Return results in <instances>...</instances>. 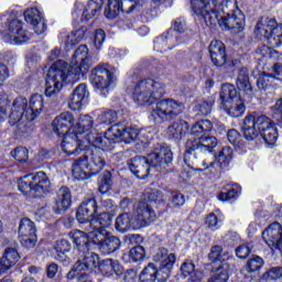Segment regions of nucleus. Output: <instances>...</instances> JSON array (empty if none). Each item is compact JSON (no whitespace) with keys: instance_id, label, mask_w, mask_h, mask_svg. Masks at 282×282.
<instances>
[{"instance_id":"nucleus-33","label":"nucleus","mask_w":282,"mask_h":282,"mask_svg":"<svg viewBox=\"0 0 282 282\" xmlns=\"http://www.w3.org/2000/svg\"><path fill=\"white\" fill-rule=\"evenodd\" d=\"M69 206H72V192L67 187H61L57 192L55 213L62 215L69 210Z\"/></svg>"},{"instance_id":"nucleus-49","label":"nucleus","mask_w":282,"mask_h":282,"mask_svg":"<svg viewBox=\"0 0 282 282\" xmlns=\"http://www.w3.org/2000/svg\"><path fill=\"white\" fill-rule=\"evenodd\" d=\"M228 257V253H224V248L221 246H213L210 249V252L208 254V259L213 261L214 263L217 261H226V258Z\"/></svg>"},{"instance_id":"nucleus-44","label":"nucleus","mask_w":282,"mask_h":282,"mask_svg":"<svg viewBox=\"0 0 282 282\" xmlns=\"http://www.w3.org/2000/svg\"><path fill=\"white\" fill-rule=\"evenodd\" d=\"M111 186H113V178L111 176V172L106 171L100 176L98 191L99 193H101V195H107V193L111 191Z\"/></svg>"},{"instance_id":"nucleus-18","label":"nucleus","mask_w":282,"mask_h":282,"mask_svg":"<svg viewBox=\"0 0 282 282\" xmlns=\"http://www.w3.org/2000/svg\"><path fill=\"white\" fill-rule=\"evenodd\" d=\"M232 158H235V151L232 148L225 147L213 161H203V169H198V171H215V173H221V171H226L228 166H230Z\"/></svg>"},{"instance_id":"nucleus-57","label":"nucleus","mask_w":282,"mask_h":282,"mask_svg":"<svg viewBox=\"0 0 282 282\" xmlns=\"http://www.w3.org/2000/svg\"><path fill=\"white\" fill-rule=\"evenodd\" d=\"M181 272L185 279L189 276L193 281L195 276V264L192 261H185L181 267Z\"/></svg>"},{"instance_id":"nucleus-64","label":"nucleus","mask_w":282,"mask_h":282,"mask_svg":"<svg viewBox=\"0 0 282 282\" xmlns=\"http://www.w3.org/2000/svg\"><path fill=\"white\" fill-rule=\"evenodd\" d=\"M227 140L230 142V144H239L241 134L236 129H231L227 132Z\"/></svg>"},{"instance_id":"nucleus-62","label":"nucleus","mask_w":282,"mask_h":282,"mask_svg":"<svg viewBox=\"0 0 282 282\" xmlns=\"http://www.w3.org/2000/svg\"><path fill=\"white\" fill-rule=\"evenodd\" d=\"M102 43H105V31L99 29L96 31L94 39V45L96 50H100V47H102Z\"/></svg>"},{"instance_id":"nucleus-32","label":"nucleus","mask_w":282,"mask_h":282,"mask_svg":"<svg viewBox=\"0 0 282 282\" xmlns=\"http://www.w3.org/2000/svg\"><path fill=\"white\" fill-rule=\"evenodd\" d=\"M236 85L240 91H243L246 96L252 98V84H250V72L247 67L239 68Z\"/></svg>"},{"instance_id":"nucleus-43","label":"nucleus","mask_w":282,"mask_h":282,"mask_svg":"<svg viewBox=\"0 0 282 282\" xmlns=\"http://www.w3.org/2000/svg\"><path fill=\"white\" fill-rule=\"evenodd\" d=\"M209 131H213V121L205 119L194 123L189 133L191 135H198V133H209Z\"/></svg>"},{"instance_id":"nucleus-5","label":"nucleus","mask_w":282,"mask_h":282,"mask_svg":"<svg viewBox=\"0 0 282 282\" xmlns=\"http://www.w3.org/2000/svg\"><path fill=\"white\" fill-rule=\"evenodd\" d=\"M153 205L149 203H139L134 218L127 213H123L117 217L116 228L119 232H128V230H138L139 228H147L151 226L153 221L158 219Z\"/></svg>"},{"instance_id":"nucleus-1","label":"nucleus","mask_w":282,"mask_h":282,"mask_svg":"<svg viewBox=\"0 0 282 282\" xmlns=\"http://www.w3.org/2000/svg\"><path fill=\"white\" fill-rule=\"evenodd\" d=\"M91 67L89 48L80 45L74 53L70 65L64 61L55 62L46 75L45 96L52 98L56 96L65 83H76L84 78Z\"/></svg>"},{"instance_id":"nucleus-51","label":"nucleus","mask_w":282,"mask_h":282,"mask_svg":"<svg viewBox=\"0 0 282 282\" xmlns=\"http://www.w3.org/2000/svg\"><path fill=\"white\" fill-rule=\"evenodd\" d=\"M213 105H215V100L209 98L207 100L200 101L196 106V110L198 111L199 116H208L210 111H213Z\"/></svg>"},{"instance_id":"nucleus-56","label":"nucleus","mask_w":282,"mask_h":282,"mask_svg":"<svg viewBox=\"0 0 282 282\" xmlns=\"http://www.w3.org/2000/svg\"><path fill=\"white\" fill-rule=\"evenodd\" d=\"M129 258L131 261L134 263L138 261H142L144 259V247L142 246H137L129 251Z\"/></svg>"},{"instance_id":"nucleus-36","label":"nucleus","mask_w":282,"mask_h":282,"mask_svg":"<svg viewBox=\"0 0 282 282\" xmlns=\"http://www.w3.org/2000/svg\"><path fill=\"white\" fill-rule=\"evenodd\" d=\"M32 180L34 193H48L50 192V178L45 172H37L35 174H30Z\"/></svg>"},{"instance_id":"nucleus-10","label":"nucleus","mask_w":282,"mask_h":282,"mask_svg":"<svg viewBox=\"0 0 282 282\" xmlns=\"http://www.w3.org/2000/svg\"><path fill=\"white\" fill-rule=\"evenodd\" d=\"M140 135H144V132H140L135 128H124V126L115 124L106 131V139L97 137L95 143L100 144V147H111V144H116V142L131 144V142H135Z\"/></svg>"},{"instance_id":"nucleus-40","label":"nucleus","mask_w":282,"mask_h":282,"mask_svg":"<svg viewBox=\"0 0 282 282\" xmlns=\"http://www.w3.org/2000/svg\"><path fill=\"white\" fill-rule=\"evenodd\" d=\"M279 76L282 77V65L274 64L272 66V73H261L257 80V86L260 89H268V83H270V78H279Z\"/></svg>"},{"instance_id":"nucleus-41","label":"nucleus","mask_w":282,"mask_h":282,"mask_svg":"<svg viewBox=\"0 0 282 282\" xmlns=\"http://www.w3.org/2000/svg\"><path fill=\"white\" fill-rule=\"evenodd\" d=\"M106 0H89L86 9L82 14V21H89V19H94L97 12L102 10V6H105Z\"/></svg>"},{"instance_id":"nucleus-26","label":"nucleus","mask_w":282,"mask_h":282,"mask_svg":"<svg viewBox=\"0 0 282 282\" xmlns=\"http://www.w3.org/2000/svg\"><path fill=\"white\" fill-rule=\"evenodd\" d=\"M24 20L26 23L32 24L35 34H44L45 30H47L45 18H43V13L36 8L28 9L24 12Z\"/></svg>"},{"instance_id":"nucleus-39","label":"nucleus","mask_w":282,"mask_h":282,"mask_svg":"<svg viewBox=\"0 0 282 282\" xmlns=\"http://www.w3.org/2000/svg\"><path fill=\"white\" fill-rule=\"evenodd\" d=\"M98 270L106 276H113V274L120 276L122 274V267H120L118 260L106 259L99 263Z\"/></svg>"},{"instance_id":"nucleus-16","label":"nucleus","mask_w":282,"mask_h":282,"mask_svg":"<svg viewBox=\"0 0 282 282\" xmlns=\"http://www.w3.org/2000/svg\"><path fill=\"white\" fill-rule=\"evenodd\" d=\"M109 149H111V147L93 145V148L88 147L84 150V158H86L93 175H98V173L107 166V151H109Z\"/></svg>"},{"instance_id":"nucleus-20","label":"nucleus","mask_w":282,"mask_h":282,"mask_svg":"<svg viewBox=\"0 0 282 282\" xmlns=\"http://www.w3.org/2000/svg\"><path fill=\"white\" fill-rule=\"evenodd\" d=\"M79 259L75 263L73 270L76 274H89L98 270L100 265V257L89 249L85 252L79 253Z\"/></svg>"},{"instance_id":"nucleus-48","label":"nucleus","mask_w":282,"mask_h":282,"mask_svg":"<svg viewBox=\"0 0 282 282\" xmlns=\"http://www.w3.org/2000/svg\"><path fill=\"white\" fill-rule=\"evenodd\" d=\"M72 250V243H69V240H57L55 243V251L57 253L56 259H64L65 253L69 252Z\"/></svg>"},{"instance_id":"nucleus-28","label":"nucleus","mask_w":282,"mask_h":282,"mask_svg":"<svg viewBox=\"0 0 282 282\" xmlns=\"http://www.w3.org/2000/svg\"><path fill=\"white\" fill-rule=\"evenodd\" d=\"M72 173L75 180L78 181L89 180L91 175H96L91 173V166L89 165V162L87 161L85 155L73 162Z\"/></svg>"},{"instance_id":"nucleus-60","label":"nucleus","mask_w":282,"mask_h":282,"mask_svg":"<svg viewBox=\"0 0 282 282\" xmlns=\"http://www.w3.org/2000/svg\"><path fill=\"white\" fill-rule=\"evenodd\" d=\"M148 202L152 206H158L162 202V192L159 189H152L148 193Z\"/></svg>"},{"instance_id":"nucleus-42","label":"nucleus","mask_w":282,"mask_h":282,"mask_svg":"<svg viewBox=\"0 0 282 282\" xmlns=\"http://www.w3.org/2000/svg\"><path fill=\"white\" fill-rule=\"evenodd\" d=\"M230 275L228 274V265L223 264L212 272L208 282H228Z\"/></svg>"},{"instance_id":"nucleus-37","label":"nucleus","mask_w":282,"mask_h":282,"mask_svg":"<svg viewBox=\"0 0 282 282\" xmlns=\"http://www.w3.org/2000/svg\"><path fill=\"white\" fill-rule=\"evenodd\" d=\"M120 12H131L124 7L123 0H108V6L104 11L106 19H116Z\"/></svg>"},{"instance_id":"nucleus-35","label":"nucleus","mask_w":282,"mask_h":282,"mask_svg":"<svg viewBox=\"0 0 282 282\" xmlns=\"http://www.w3.org/2000/svg\"><path fill=\"white\" fill-rule=\"evenodd\" d=\"M180 44H182V40L178 37H174L172 35H161L154 41V50H156V52H169V50H173Z\"/></svg>"},{"instance_id":"nucleus-7","label":"nucleus","mask_w":282,"mask_h":282,"mask_svg":"<svg viewBox=\"0 0 282 282\" xmlns=\"http://www.w3.org/2000/svg\"><path fill=\"white\" fill-rule=\"evenodd\" d=\"M217 147V138L213 135H202L198 139L189 138L185 143L184 163L188 169L199 171L197 167V153H213Z\"/></svg>"},{"instance_id":"nucleus-31","label":"nucleus","mask_w":282,"mask_h":282,"mask_svg":"<svg viewBox=\"0 0 282 282\" xmlns=\"http://www.w3.org/2000/svg\"><path fill=\"white\" fill-rule=\"evenodd\" d=\"M91 232L94 231L89 229V231L75 230L69 234L70 239H73V242L76 246L77 252H87V250H89V239H91Z\"/></svg>"},{"instance_id":"nucleus-45","label":"nucleus","mask_w":282,"mask_h":282,"mask_svg":"<svg viewBox=\"0 0 282 282\" xmlns=\"http://www.w3.org/2000/svg\"><path fill=\"white\" fill-rule=\"evenodd\" d=\"M18 188L23 195H32L34 192V184L32 183V176L25 175L18 181Z\"/></svg>"},{"instance_id":"nucleus-21","label":"nucleus","mask_w":282,"mask_h":282,"mask_svg":"<svg viewBox=\"0 0 282 282\" xmlns=\"http://www.w3.org/2000/svg\"><path fill=\"white\" fill-rule=\"evenodd\" d=\"M61 147L62 151H64L66 155H80V152L87 151V149L91 147V143H87V140L83 137L72 132L64 135Z\"/></svg>"},{"instance_id":"nucleus-61","label":"nucleus","mask_w":282,"mask_h":282,"mask_svg":"<svg viewBox=\"0 0 282 282\" xmlns=\"http://www.w3.org/2000/svg\"><path fill=\"white\" fill-rule=\"evenodd\" d=\"M91 74H96V76H101V74H106V77L108 78V80H111V78L113 77V74L109 72V64H101L95 67L91 70Z\"/></svg>"},{"instance_id":"nucleus-15","label":"nucleus","mask_w":282,"mask_h":282,"mask_svg":"<svg viewBox=\"0 0 282 282\" xmlns=\"http://www.w3.org/2000/svg\"><path fill=\"white\" fill-rule=\"evenodd\" d=\"M90 239L104 254H111L116 250H120V238L113 236L107 229L90 232Z\"/></svg>"},{"instance_id":"nucleus-30","label":"nucleus","mask_w":282,"mask_h":282,"mask_svg":"<svg viewBox=\"0 0 282 282\" xmlns=\"http://www.w3.org/2000/svg\"><path fill=\"white\" fill-rule=\"evenodd\" d=\"M208 51L210 59L216 67H223V65H226V46L224 45V42L219 40L212 41Z\"/></svg>"},{"instance_id":"nucleus-34","label":"nucleus","mask_w":282,"mask_h":282,"mask_svg":"<svg viewBox=\"0 0 282 282\" xmlns=\"http://www.w3.org/2000/svg\"><path fill=\"white\" fill-rule=\"evenodd\" d=\"M89 80L98 94L104 96V98H107V95L109 94V87H111V83H113V77H111V80H109V78L105 79V76L96 75L95 73L90 74Z\"/></svg>"},{"instance_id":"nucleus-17","label":"nucleus","mask_w":282,"mask_h":282,"mask_svg":"<svg viewBox=\"0 0 282 282\" xmlns=\"http://www.w3.org/2000/svg\"><path fill=\"white\" fill-rule=\"evenodd\" d=\"M32 39V34L23 29V22L19 19H13L7 24L4 32V41L14 45H23Z\"/></svg>"},{"instance_id":"nucleus-19","label":"nucleus","mask_w":282,"mask_h":282,"mask_svg":"<svg viewBox=\"0 0 282 282\" xmlns=\"http://www.w3.org/2000/svg\"><path fill=\"white\" fill-rule=\"evenodd\" d=\"M150 171L155 169V171H162V169H166L169 164L173 162V152L169 149V147L159 145L153 152L148 154L145 158Z\"/></svg>"},{"instance_id":"nucleus-23","label":"nucleus","mask_w":282,"mask_h":282,"mask_svg":"<svg viewBox=\"0 0 282 282\" xmlns=\"http://www.w3.org/2000/svg\"><path fill=\"white\" fill-rule=\"evenodd\" d=\"M19 236L22 246L34 248L36 243V226L30 218H23L19 226Z\"/></svg>"},{"instance_id":"nucleus-6","label":"nucleus","mask_w":282,"mask_h":282,"mask_svg":"<svg viewBox=\"0 0 282 282\" xmlns=\"http://www.w3.org/2000/svg\"><path fill=\"white\" fill-rule=\"evenodd\" d=\"M156 263H160V269L155 264L149 263L140 274L141 282H164L171 276V270L175 264V253H169V250L161 248L153 257Z\"/></svg>"},{"instance_id":"nucleus-54","label":"nucleus","mask_w":282,"mask_h":282,"mask_svg":"<svg viewBox=\"0 0 282 282\" xmlns=\"http://www.w3.org/2000/svg\"><path fill=\"white\" fill-rule=\"evenodd\" d=\"M11 155L17 160V162H28L29 151L26 148L20 147L11 151Z\"/></svg>"},{"instance_id":"nucleus-9","label":"nucleus","mask_w":282,"mask_h":282,"mask_svg":"<svg viewBox=\"0 0 282 282\" xmlns=\"http://www.w3.org/2000/svg\"><path fill=\"white\" fill-rule=\"evenodd\" d=\"M191 6L193 12L204 19L207 28L212 30L224 28L226 14L217 7V0H191Z\"/></svg>"},{"instance_id":"nucleus-4","label":"nucleus","mask_w":282,"mask_h":282,"mask_svg":"<svg viewBox=\"0 0 282 282\" xmlns=\"http://www.w3.org/2000/svg\"><path fill=\"white\" fill-rule=\"evenodd\" d=\"M242 129L243 135L249 142L257 140L260 135L267 144H274L276 138H279L276 128H274L272 120L265 117V115H248L243 119Z\"/></svg>"},{"instance_id":"nucleus-27","label":"nucleus","mask_w":282,"mask_h":282,"mask_svg":"<svg viewBox=\"0 0 282 282\" xmlns=\"http://www.w3.org/2000/svg\"><path fill=\"white\" fill-rule=\"evenodd\" d=\"M129 169L138 180H147L149 177V171L151 167L147 158L144 156H134L128 162Z\"/></svg>"},{"instance_id":"nucleus-46","label":"nucleus","mask_w":282,"mask_h":282,"mask_svg":"<svg viewBox=\"0 0 282 282\" xmlns=\"http://www.w3.org/2000/svg\"><path fill=\"white\" fill-rule=\"evenodd\" d=\"M217 8L225 14H230L235 10H239V2L237 0H217Z\"/></svg>"},{"instance_id":"nucleus-63","label":"nucleus","mask_w":282,"mask_h":282,"mask_svg":"<svg viewBox=\"0 0 282 282\" xmlns=\"http://www.w3.org/2000/svg\"><path fill=\"white\" fill-rule=\"evenodd\" d=\"M174 32H177L178 34H183V32H186L188 30V26L186 25V20L184 19H176L173 22Z\"/></svg>"},{"instance_id":"nucleus-52","label":"nucleus","mask_w":282,"mask_h":282,"mask_svg":"<svg viewBox=\"0 0 282 282\" xmlns=\"http://www.w3.org/2000/svg\"><path fill=\"white\" fill-rule=\"evenodd\" d=\"M261 268H263V258L259 256H254L247 261L248 272H257V270H261Z\"/></svg>"},{"instance_id":"nucleus-11","label":"nucleus","mask_w":282,"mask_h":282,"mask_svg":"<svg viewBox=\"0 0 282 282\" xmlns=\"http://www.w3.org/2000/svg\"><path fill=\"white\" fill-rule=\"evenodd\" d=\"M220 100L224 111L230 118H241L246 113V104L237 93V88L232 84H224L220 91Z\"/></svg>"},{"instance_id":"nucleus-58","label":"nucleus","mask_w":282,"mask_h":282,"mask_svg":"<svg viewBox=\"0 0 282 282\" xmlns=\"http://www.w3.org/2000/svg\"><path fill=\"white\" fill-rule=\"evenodd\" d=\"M281 276H282L281 267H273L263 274V279H265V281H276V279H281Z\"/></svg>"},{"instance_id":"nucleus-24","label":"nucleus","mask_w":282,"mask_h":282,"mask_svg":"<svg viewBox=\"0 0 282 282\" xmlns=\"http://www.w3.org/2000/svg\"><path fill=\"white\" fill-rule=\"evenodd\" d=\"M223 28L226 30H234V32H243L246 28V15L240 9H236L229 13H225L224 22H221Z\"/></svg>"},{"instance_id":"nucleus-29","label":"nucleus","mask_w":282,"mask_h":282,"mask_svg":"<svg viewBox=\"0 0 282 282\" xmlns=\"http://www.w3.org/2000/svg\"><path fill=\"white\" fill-rule=\"evenodd\" d=\"M87 96H89L87 85L79 84L68 98L69 109H72V111L80 110V107H83V105H85V100H87Z\"/></svg>"},{"instance_id":"nucleus-22","label":"nucleus","mask_w":282,"mask_h":282,"mask_svg":"<svg viewBox=\"0 0 282 282\" xmlns=\"http://www.w3.org/2000/svg\"><path fill=\"white\" fill-rule=\"evenodd\" d=\"M262 239L271 250H280L282 253V227L279 223L271 224L262 231Z\"/></svg>"},{"instance_id":"nucleus-14","label":"nucleus","mask_w":282,"mask_h":282,"mask_svg":"<svg viewBox=\"0 0 282 282\" xmlns=\"http://www.w3.org/2000/svg\"><path fill=\"white\" fill-rule=\"evenodd\" d=\"M70 131L82 137L84 140H86L87 144H91V147H102L99 143H96L98 138L107 140V132L105 135H102L98 133L96 129H94V118H91L89 115L79 116L76 124L70 128Z\"/></svg>"},{"instance_id":"nucleus-3","label":"nucleus","mask_w":282,"mask_h":282,"mask_svg":"<svg viewBox=\"0 0 282 282\" xmlns=\"http://www.w3.org/2000/svg\"><path fill=\"white\" fill-rule=\"evenodd\" d=\"M98 215V203L96 198H88L83 200L79 205L76 219L79 224H84V230L89 232H100V230H107V227L111 225L113 217L110 216L109 213H101Z\"/></svg>"},{"instance_id":"nucleus-12","label":"nucleus","mask_w":282,"mask_h":282,"mask_svg":"<svg viewBox=\"0 0 282 282\" xmlns=\"http://www.w3.org/2000/svg\"><path fill=\"white\" fill-rule=\"evenodd\" d=\"M184 109H186V106H184V102L182 101L175 99H162L152 108L151 118L154 122L160 124L161 122L171 120V118H176V116L184 112Z\"/></svg>"},{"instance_id":"nucleus-38","label":"nucleus","mask_w":282,"mask_h":282,"mask_svg":"<svg viewBox=\"0 0 282 282\" xmlns=\"http://www.w3.org/2000/svg\"><path fill=\"white\" fill-rule=\"evenodd\" d=\"M188 122L185 120H180L176 122H173L167 128V135L171 140H182V135H185V133H188Z\"/></svg>"},{"instance_id":"nucleus-2","label":"nucleus","mask_w":282,"mask_h":282,"mask_svg":"<svg viewBox=\"0 0 282 282\" xmlns=\"http://www.w3.org/2000/svg\"><path fill=\"white\" fill-rule=\"evenodd\" d=\"M44 100L43 95L34 94L29 101L23 97H19L13 101L9 123L11 127H17L18 131L29 133L34 127V120L43 113Z\"/></svg>"},{"instance_id":"nucleus-25","label":"nucleus","mask_w":282,"mask_h":282,"mask_svg":"<svg viewBox=\"0 0 282 282\" xmlns=\"http://www.w3.org/2000/svg\"><path fill=\"white\" fill-rule=\"evenodd\" d=\"M72 127H74V115H72V112H62L53 121V131L59 137L74 133Z\"/></svg>"},{"instance_id":"nucleus-55","label":"nucleus","mask_w":282,"mask_h":282,"mask_svg":"<svg viewBox=\"0 0 282 282\" xmlns=\"http://www.w3.org/2000/svg\"><path fill=\"white\" fill-rule=\"evenodd\" d=\"M205 224L209 230H219L221 228V220L215 214H209L206 217Z\"/></svg>"},{"instance_id":"nucleus-59","label":"nucleus","mask_w":282,"mask_h":282,"mask_svg":"<svg viewBox=\"0 0 282 282\" xmlns=\"http://www.w3.org/2000/svg\"><path fill=\"white\" fill-rule=\"evenodd\" d=\"M80 41H83V36H80V32L75 31L67 35L65 45L66 47H74V45H77V43H80Z\"/></svg>"},{"instance_id":"nucleus-53","label":"nucleus","mask_w":282,"mask_h":282,"mask_svg":"<svg viewBox=\"0 0 282 282\" xmlns=\"http://www.w3.org/2000/svg\"><path fill=\"white\" fill-rule=\"evenodd\" d=\"M186 203V198L184 197V194L180 192L172 193V199L169 203L170 208H182L184 204Z\"/></svg>"},{"instance_id":"nucleus-13","label":"nucleus","mask_w":282,"mask_h":282,"mask_svg":"<svg viewBox=\"0 0 282 282\" xmlns=\"http://www.w3.org/2000/svg\"><path fill=\"white\" fill-rule=\"evenodd\" d=\"M257 36L267 39L270 47H281L282 45V24H276V20L261 18L256 25Z\"/></svg>"},{"instance_id":"nucleus-47","label":"nucleus","mask_w":282,"mask_h":282,"mask_svg":"<svg viewBox=\"0 0 282 282\" xmlns=\"http://www.w3.org/2000/svg\"><path fill=\"white\" fill-rule=\"evenodd\" d=\"M241 195V187L239 185H234L227 193H220L218 199L220 202H230L237 199Z\"/></svg>"},{"instance_id":"nucleus-8","label":"nucleus","mask_w":282,"mask_h":282,"mask_svg":"<svg viewBox=\"0 0 282 282\" xmlns=\"http://www.w3.org/2000/svg\"><path fill=\"white\" fill-rule=\"evenodd\" d=\"M166 94V87L162 82L147 78L135 84L132 98L137 105H152Z\"/></svg>"},{"instance_id":"nucleus-50","label":"nucleus","mask_w":282,"mask_h":282,"mask_svg":"<svg viewBox=\"0 0 282 282\" xmlns=\"http://www.w3.org/2000/svg\"><path fill=\"white\" fill-rule=\"evenodd\" d=\"M98 120L99 122H101V124H113V122L118 120V113L115 110H108V111L101 112L98 116Z\"/></svg>"}]
</instances>
